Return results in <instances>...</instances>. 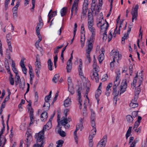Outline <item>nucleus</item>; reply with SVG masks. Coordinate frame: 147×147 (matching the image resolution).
Segmentation results:
<instances>
[{
	"label": "nucleus",
	"mask_w": 147,
	"mask_h": 147,
	"mask_svg": "<svg viewBox=\"0 0 147 147\" xmlns=\"http://www.w3.org/2000/svg\"><path fill=\"white\" fill-rule=\"evenodd\" d=\"M88 9V5H83L82 11V14L83 16H85L86 15Z\"/></svg>",
	"instance_id": "nucleus-15"
},
{
	"label": "nucleus",
	"mask_w": 147,
	"mask_h": 147,
	"mask_svg": "<svg viewBox=\"0 0 147 147\" xmlns=\"http://www.w3.org/2000/svg\"><path fill=\"white\" fill-rule=\"evenodd\" d=\"M81 33L82 34H85V30L84 28V24H82L81 25Z\"/></svg>",
	"instance_id": "nucleus-56"
},
{
	"label": "nucleus",
	"mask_w": 147,
	"mask_h": 147,
	"mask_svg": "<svg viewBox=\"0 0 147 147\" xmlns=\"http://www.w3.org/2000/svg\"><path fill=\"white\" fill-rule=\"evenodd\" d=\"M112 85H113V84L112 83H110L109 84L107 88H106V90H111V89H110V88L112 86Z\"/></svg>",
	"instance_id": "nucleus-63"
},
{
	"label": "nucleus",
	"mask_w": 147,
	"mask_h": 147,
	"mask_svg": "<svg viewBox=\"0 0 147 147\" xmlns=\"http://www.w3.org/2000/svg\"><path fill=\"white\" fill-rule=\"evenodd\" d=\"M140 90V88H139V87L137 86V88H136L135 90V95H138Z\"/></svg>",
	"instance_id": "nucleus-41"
},
{
	"label": "nucleus",
	"mask_w": 147,
	"mask_h": 147,
	"mask_svg": "<svg viewBox=\"0 0 147 147\" xmlns=\"http://www.w3.org/2000/svg\"><path fill=\"white\" fill-rule=\"evenodd\" d=\"M131 13L132 16V22H134V19L136 20L137 19V17L138 16V13H136L135 12H132L131 11Z\"/></svg>",
	"instance_id": "nucleus-33"
},
{
	"label": "nucleus",
	"mask_w": 147,
	"mask_h": 147,
	"mask_svg": "<svg viewBox=\"0 0 147 147\" xmlns=\"http://www.w3.org/2000/svg\"><path fill=\"white\" fill-rule=\"evenodd\" d=\"M78 6V1H74L71 9V16L73 15L74 10L75 14H76L77 13Z\"/></svg>",
	"instance_id": "nucleus-7"
},
{
	"label": "nucleus",
	"mask_w": 147,
	"mask_h": 147,
	"mask_svg": "<svg viewBox=\"0 0 147 147\" xmlns=\"http://www.w3.org/2000/svg\"><path fill=\"white\" fill-rule=\"evenodd\" d=\"M51 93L52 91H51L50 92L49 95L45 96V102H49V100H50V98H51Z\"/></svg>",
	"instance_id": "nucleus-42"
},
{
	"label": "nucleus",
	"mask_w": 147,
	"mask_h": 147,
	"mask_svg": "<svg viewBox=\"0 0 147 147\" xmlns=\"http://www.w3.org/2000/svg\"><path fill=\"white\" fill-rule=\"evenodd\" d=\"M7 44L8 46V48L9 50L11 52H12V47L11 46V42H9L8 41V43H7Z\"/></svg>",
	"instance_id": "nucleus-59"
},
{
	"label": "nucleus",
	"mask_w": 147,
	"mask_h": 147,
	"mask_svg": "<svg viewBox=\"0 0 147 147\" xmlns=\"http://www.w3.org/2000/svg\"><path fill=\"white\" fill-rule=\"evenodd\" d=\"M90 52L87 51L86 52V56L87 59L88 60L89 63H90L91 62L90 57Z\"/></svg>",
	"instance_id": "nucleus-49"
},
{
	"label": "nucleus",
	"mask_w": 147,
	"mask_h": 147,
	"mask_svg": "<svg viewBox=\"0 0 147 147\" xmlns=\"http://www.w3.org/2000/svg\"><path fill=\"white\" fill-rule=\"evenodd\" d=\"M138 111H134L132 113V116L133 118H135L138 116Z\"/></svg>",
	"instance_id": "nucleus-52"
},
{
	"label": "nucleus",
	"mask_w": 147,
	"mask_h": 147,
	"mask_svg": "<svg viewBox=\"0 0 147 147\" xmlns=\"http://www.w3.org/2000/svg\"><path fill=\"white\" fill-rule=\"evenodd\" d=\"M77 25L76 23H75L74 24V37H75V36L76 34V31L77 30Z\"/></svg>",
	"instance_id": "nucleus-60"
},
{
	"label": "nucleus",
	"mask_w": 147,
	"mask_h": 147,
	"mask_svg": "<svg viewBox=\"0 0 147 147\" xmlns=\"http://www.w3.org/2000/svg\"><path fill=\"white\" fill-rule=\"evenodd\" d=\"M113 0H111V2H110V10L108 14L107 17H109L111 15V11H112V9L113 7Z\"/></svg>",
	"instance_id": "nucleus-43"
},
{
	"label": "nucleus",
	"mask_w": 147,
	"mask_h": 147,
	"mask_svg": "<svg viewBox=\"0 0 147 147\" xmlns=\"http://www.w3.org/2000/svg\"><path fill=\"white\" fill-rule=\"evenodd\" d=\"M104 51H102V53L98 57V60L100 63H101L102 62L103 60L104 59V53H103V52Z\"/></svg>",
	"instance_id": "nucleus-23"
},
{
	"label": "nucleus",
	"mask_w": 147,
	"mask_h": 147,
	"mask_svg": "<svg viewBox=\"0 0 147 147\" xmlns=\"http://www.w3.org/2000/svg\"><path fill=\"white\" fill-rule=\"evenodd\" d=\"M106 20H105L103 19V18L99 19H98V22L97 23V25L98 26L100 27V25H103V24L106 23Z\"/></svg>",
	"instance_id": "nucleus-17"
},
{
	"label": "nucleus",
	"mask_w": 147,
	"mask_h": 147,
	"mask_svg": "<svg viewBox=\"0 0 147 147\" xmlns=\"http://www.w3.org/2000/svg\"><path fill=\"white\" fill-rule=\"evenodd\" d=\"M10 76L9 77V81L10 84L12 85H13L14 84V80L13 78L12 77L13 75L11 73L10 74Z\"/></svg>",
	"instance_id": "nucleus-26"
},
{
	"label": "nucleus",
	"mask_w": 147,
	"mask_h": 147,
	"mask_svg": "<svg viewBox=\"0 0 147 147\" xmlns=\"http://www.w3.org/2000/svg\"><path fill=\"white\" fill-rule=\"evenodd\" d=\"M112 53H114L113 59H114L115 60V59H117V63H119V60L121 59L122 55L121 54H120L119 52H113V50H112L111 53V54H112Z\"/></svg>",
	"instance_id": "nucleus-8"
},
{
	"label": "nucleus",
	"mask_w": 147,
	"mask_h": 147,
	"mask_svg": "<svg viewBox=\"0 0 147 147\" xmlns=\"http://www.w3.org/2000/svg\"><path fill=\"white\" fill-rule=\"evenodd\" d=\"M44 132L41 131L38 133L36 134L35 136V138L37 140L38 143H41V145H43L45 142V140L44 137Z\"/></svg>",
	"instance_id": "nucleus-3"
},
{
	"label": "nucleus",
	"mask_w": 147,
	"mask_h": 147,
	"mask_svg": "<svg viewBox=\"0 0 147 147\" xmlns=\"http://www.w3.org/2000/svg\"><path fill=\"white\" fill-rule=\"evenodd\" d=\"M28 110L30 111V119H31L32 120L33 119V117H34L33 109L32 108H31V109H28Z\"/></svg>",
	"instance_id": "nucleus-35"
},
{
	"label": "nucleus",
	"mask_w": 147,
	"mask_h": 147,
	"mask_svg": "<svg viewBox=\"0 0 147 147\" xmlns=\"http://www.w3.org/2000/svg\"><path fill=\"white\" fill-rule=\"evenodd\" d=\"M127 121L129 123H131L133 121L134 119L131 115H127L126 117Z\"/></svg>",
	"instance_id": "nucleus-24"
},
{
	"label": "nucleus",
	"mask_w": 147,
	"mask_h": 147,
	"mask_svg": "<svg viewBox=\"0 0 147 147\" xmlns=\"http://www.w3.org/2000/svg\"><path fill=\"white\" fill-rule=\"evenodd\" d=\"M63 142V141L62 140H59L56 143L57 144V147H61L62 146Z\"/></svg>",
	"instance_id": "nucleus-34"
},
{
	"label": "nucleus",
	"mask_w": 147,
	"mask_h": 147,
	"mask_svg": "<svg viewBox=\"0 0 147 147\" xmlns=\"http://www.w3.org/2000/svg\"><path fill=\"white\" fill-rule=\"evenodd\" d=\"M50 105V104L49 102L45 101V103L44 105H43V107H47V109H49Z\"/></svg>",
	"instance_id": "nucleus-51"
},
{
	"label": "nucleus",
	"mask_w": 147,
	"mask_h": 147,
	"mask_svg": "<svg viewBox=\"0 0 147 147\" xmlns=\"http://www.w3.org/2000/svg\"><path fill=\"white\" fill-rule=\"evenodd\" d=\"M132 127L130 126L129 127L128 130L127 131L126 134V138L127 139L128 137H129L131 134Z\"/></svg>",
	"instance_id": "nucleus-32"
},
{
	"label": "nucleus",
	"mask_w": 147,
	"mask_h": 147,
	"mask_svg": "<svg viewBox=\"0 0 147 147\" xmlns=\"http://www.w3.org/2000/svg\"><path fill=\"white\" fill-rule=\"evenodd\" d=\"M43 145H41V143H37L36 144H35L33 145V147H43V146H42Z\"/></svg>",
	"instance_id": "nucleus-64"
},
{
	"label": "nucleus",
	"mask_w": 147,
	"mask_h": 147,
	"mask_svg": "<svg viewBox=\"0 0 147 147\" xmlns=\"http://www.w3.org/2000/svg\"><path fill=\"white\" fill-rule=\"evenodd\" d=\"M80 64L78 68V70L79 72V75L80 76H83V74L82 72V63L81 59H80Z\"/></svg>",
	"instance_id": "nucleus-13"
},
{
	"label": "nucleus",
	"mask_w": 147,
	"mask_h": 147,
	"mask_svg": "<svg viewBox=\"0 0 147 147\" xmlns=\"http://www.w3.org/2000/svg\"><path fill=\"white\" fill-rule=\"evenodd\" d=\"M91 125L92 128H96L95 127V122L94 120H91Z\"/></svg>",
	"instance_id": "nucleus-61"
},
{
	"label": "nucleus",
	"mask_w": 147,
	"mask_h": 147,
	"mask_svg": "<svg viewBox=\"0 0 147 147\" xmlns=\"http://www.w3.org/2000/svg\"><path fill=\"white\" fill-rule=\"evenodd\" d=\"M82 90L81 87H79L78 89V95L79 97V102L80 104V109H81L82 107V100L81 99V91Z\"/></svg>",
	"instance_id": "nucleus-12"
},
{
	"label": "nucleus",
	"mask_w": 147,
	"mask_h": 147,
	"mask_svg": "<svg viewBox=\"0 0 147 147\" xmlns=\"http://www.w3.org/2000/svg\"><path fill=\"white\" fill-rule=\"evenodd\" d=\"M129 106L130 107L133 108H135L138 107V103H130L129 104Z\"/></svg>",
	"instance_id": "nucleus-46"
},
{
	"label": "nucleus",
	"mask_w": 147,
	"mask_h": 147,
	"mask_svg": "<svg viewBox=\"0 0 147 147\" xmlns=\"http://www.w3.org/2000/svg\"><path fill=\"white\" fill-rule=\"evenodd\" d=\"M48 68L50 71L53 70L52 66L53 65V63L52 62L51 60L50 59H49L48 61Z\"/></svg>",
	"instance_id": "nucleus-20"
},
{
	"label": "nucleus",
	"mask_w": 147,
	"mask_h": 147,
	"mask_svg": "<svg viewBox=\"0 0 147 147\" xmlns=\"http://www.w3.org/2000/svg\"><path fill=\"white\" fill-rule=\"evenodd\" d=\"M85 34H84V36L83 37H81V47L82 48H83L84 46L85 43Z\"/></svg>",
	"instance_id": "nucleus-31"
},
{
	"label": "nucleus",
	"mask_w": 147,
	"mask_h": 147,
	"mask_svg": "<svg viewBox=\"0 0 147 147\" xmlns=\"http://www.w3.org/2000/svg\"><path fill=\"white\" fill-rule=\"evenodd\" d=\"M77 131L75 130L74 132V139L75 140V141L76 144H77L78 143V137L77 134Z\"/></svg>",
	"instance_id": "nucleus-50"
},
{
	"label": "nucleus",
	"mask_w": 147,
	"mask_h": 147,
	"mask_svg": "<svg viewBox=\"0 0 147 147\" xmlns=\"http://www.w3.org/2000/svg\"><path fill=\"white\" fill-rule=\"evenodd\" d=\"M116 73L117 74L116 78H120V72L119 69H117L116 71Z\"/></svg>",
	"instance_id": "nucleus-57"
},
{
	"label": "nucleus",
	"mask_w": 147,
	"mask_h": 147,
	"mask_svg": "<svg viewBox=\"0 0 147 147\" xmlns=\"http://www.w3.org/2000/svg\"><path fill=\"white\" fill-rule=\"evenodd\" d=\"M63 46V45H62L60 46L57 47L54 49V53L55 55H57V53L59 51V50L61 49Z\"/></svg>",
	"instance_id": "nucleus-29"
},
{
	"label": "nucleus",
	"mask_w": 147,
	"mask_h": 147,
	"mask_svg": "<svg viewBox=\"0 0 147 147\" xmlns=\"http://www.w3.org/2000/svg\"><path fill=\"white\" fill-rule=\"evenodd\" d=\"M26 134L27 135V138L25 140V144L28 146L30 144V142L32 140V136L28 131L26 132Z\"/></svg>",
	"instance_id": "nucleus-9"
},
{
	"label": "nucleus",
	"mask_w": 147,
	"mask_h": 147,
	"mask_svg": "<svg viewBox=\"0 0 147 147\" xmlns=\"http://www.w3.org/2000/svg\"><path fill=\"white\" fill-rule=\"evenodd\" d=\"M57 12L55 11L52 12L51 14L48 15V16L49 18V19H51L53 17L57 15Z\"/></svg>",
	"instance_id": "nucleus-36"
},
{
	"label": "nucleus",
	"mask_w": 147,
	"mask_h": 147,
	"mask_svg": "<svg viewBox=\"0 0 147 147\" xmlns=\"http://www.w3.org/2000/svg\"><path fill=\"white\" fill-rule=\"evenodd\" d=\"M120 78H116L114 82V85L113 86L117 87L120 83Z\"/></svg>",
	"instance_id": "nucleus-37"
},
{
	"label": "nucleus",
	"mask_w": 147,
	"mask_h": 147,
	"mask_svg": "<svg viewBox=\"0 0 147 147\" xmlns=\"http://www.w3.org/2000/svg\"><path fill=\"white\" fill-rule=\"evenodd\" d=\"M58 132L59 134L62 137H65L66 136V134L65 132L62 130L61 127H60L59 129L58 130Z\"/></svg>",
	"instance_id": "nucleus-19"
},
{
	"label": "nucleus",
	"mask_w": 147,
	"mask_h": 147,
	"mask_svg": "<svg viewBox=\"0 0 147 147\" xmlns=\"http://www.w3.org/2000/svg\"><path fill=\"white\" fill-rule=\"evenodd\" d=\"M93 70L91 72L90 77L92 80H95L96 82H98L99 80V75L98 72L99 71V67L97 65L96 62H94L93 64Z\"/></svg>",
	"instance_id": "nucleus-2"
},
{
	"label": "nucleus",
	"mask_w": 147,
	"mask_h": 147,
	"mask_svg": "<svg viewBox=\"0 0 147 147\" xmlns=\"http://www.w3.org/2000/svg\"><path fill=\"white\" fill-rule=\"evenodd\" d=\"M93 48V44L90 41H89L88 42V48L86 51H87L88 52H90Z\"/></svg>",
	"instance_id": "nucleus-25"
},
{
	"label": "nucleus",
	"mask_w": 147,
	"mask_h": 147,
	"mask_svg": "<svg viewBox=\"0 0 147 147\" xmlns=\"http://www.w3.org/2000/svg\"><path fill=\"white\" fill-rule=\"evenodd\" d=\"M67 81L68 82V85L69 86H70L72 84V80L71 77H69L67 79Z\"/></svg>",
	"instance_id": "nucleus-62"
},
{
	"label": "nucleus",
	"mask_w": 147,
	"mask_h": 147,
	"mask_svg": "<svg viewBox=\"0 0 147 147\" xmlns=\"http://www.w3.org/2000/svg\"><path fill=\"white\" fill-rule=\"evenodd\" d=\"M38 57H39V56L38 55H37L36 57V61L35 64V71L37 77L38 78H39V74L40 72V70L41 69V64L40 59L39 58H38Z\"/></svg>",
	"instance_id": "nucleus-4"
},
{
	"label": "nucleus",
	"mask_w": 147,
	"mask_h": 147,
	"mask_svg": "<svg viewBox=\"0 0 147 147\" xmlns=\"http://www.w3.org/2000/svg\"><path fill=\"white\" fill-rule=\"evenodd\" d=\"M68 109H66L64 110V112L65 113V116H63L62 118V120L60 121V123L63 126L68 123L67 120V113L69 111Z\"/></svg>",
	"instance_id": "nucleus-6"
},
{
	"label": "nucleus",
	"mask_w": 147,
	"mask_h": 147,
	"mask_svg": "<svg viewBox=\"0 0 147 147\" xmlns=\"http://www.w3.org/2000/svg\"><path fill=\"white\" fill-rule=\"evenodd\" d=\"M29 73L30 76H32V77H34V75L33 74V69L32 67L31 66H29Z\"/></svg>",
	"instance_id": "nucleus-48"
},
{
	"label": "nucleus",
	"mask_w": 147,
	"mask_h": 147,
	"mask_svg": "<svg viewBox=\"0 0 147 147\" xmlns=\"http://www.w3.org/2000/svg\"><path fill=\"white\" fill-rule=\"evenodd\" d=\"M71 103V100L70 98H68L65 100L64 103V105L65 107H67L69 106Z\"/></svg>",
	"instance_id": "nucleus-16"
},
{
	"label": "nucleus",
	"mask_w": 147,
	"mask_h": 147,
	"mask_svg": "<svg viewBox=\"0 0 147 147\" xmlns=\"http://www.w3.org/2000/svg\"><path fill=\"white\" fill-rule=\"evenodd\" d=\"M143 71H141V73H139V74H141L140 76H141L140 78L139 79V80L138 81V86L140 87V86L141 85L142 83L143 80V75L142 74V72ZM139 76H140V75H139Z\"/></svg>",
	"instance_id": "nucleus-21"
},
{
	"label": "nucleus",
	"mask_w": 147,
	"mask_h": 147,
	"mask_svg": "<svg viewBox=\"0 0 147 147\" xmlns=\"http://www.w3.org/2000/svg\"><path fill=\"white\" fill-rule=\"evenodd\" d=\"M133 70V66L131 65H130L129 67V73L131 76L132 75Z\"/></svg>",
	"instance_id": "nucleus-54"
},
{
	"label": "nucleus",
	"mask_w": 147,
	"mask_h": 147,
	"mask_svg": "<svg viewBox=\"0 0 147 147\" xmlns=\"http://www.w3.org/2000/svg\"><path fill=\"white\" fill-rule=\"evenodd\" d=\"M106 22L105 24H103V25H100V27L101 31L104 32H105V33H107V30L109 27V24L108 22L106 21Z\"/></svg>",
	"instance_id": "nucleus-11"
},
{
	"label": "nucleus",
	"mask_w": 147,
	"mask_h": 147,
	"mask_svg": "<svg viewBox=\"0 0 147 147\" xmlns=\"http://www.w3.org/2000/svg\"><path fill=\"white\" fill-rule=\"evenodd\" d=\"M101 93V92H99V91H98V92L96 93L95 95V98H96L97 100V102L98 103L99 102V99L98 98V97L100 95Z\"/></svg>",
	"instance_id": "nucleus-47"
},
{
	"label": "nucleus",
	"mask_w": 147,
	"mask_h": 147,
	"mask_svg": "<svg viewBox=\"0 0 147 147\" xmlns=\"http://www.w3.org/2000/svg\"><path fill=\"white\" fill-rule=\"evenodd\" d=\"M67 7H63L61 10V16H64L67 13Z\"/></svg>",
	"instance_id": "nucleus-22"
},
{
	"label": "nucleus",
	"mask_w": 147,
	"mask_h": 147,
	"mask_svg": "<svg viewBox=\"0 0 147 147\" xmlns=\"http://www.w3.org/2000/svg\"><path fill=\"white\" fill-rule=\"evenodd\" d=\"M10 34V33H9L6 35V37L7 43H8V41H9V42H11V36Z\"/></svg>",
	"instance_id": "nucleus-44"
},
{
	"label": "nucleus",
	"mask_w": 147,
	"mask_h": 147,
	"mask_svg": "<svg viewBox=\"0 0 147 147\" xmlns=\"http://www.w3.org/2000/svg\"><path fill=\"white\" fill-rule=\"evenodd\" d=\"M138 74H136V76L134 78V80L133 81V84H131V86L132 88H134L136 86V83L138 79Z\"/></svg>",
	"instance_id": "nucleus-27"
},
{
	"label": "nucleus",
	"mask_w": 147,
	"mask_h": 147,
	"mask_svg": "<svg viewBox=\"0 0 147 147\" xmlns=\"http://www.w3.org/2000/svg\"><path fill=\"white\" fill-rule=\"evenodd\" d=\"M59 76L58 74H55L53 77L52 81L55 83H56L57 82L59 79Z\"/></svg>",
	"instance_id": "nucleus-30"
},
{
	"label": "nucleus",
	"mask_w": 147,
	"mask_h": 147,
	"mask_svg": "<svg viewBox=\"0 0 147 147\" xmlns=\"http://www.w3.org/2000/svg\"><path fill=\"white\" fill-rule=\"evenodd\" d=\"M127 88V84L126 81L125 80L124 82H123L121 83L120 90V95L126 91Z\"/></svg>",
	"instance_id": "nucleus-10"
},
{
	"label": "nucleus",
	"mask_w": 147,
	"mask_h": 147,
	"mask_svg": "<svg viewBox=\"0 0 147 147\" xmlns=\"http://www.w3.org/2000/svg\"><path fill=\"white\" fill-rule=\"evenodd\" d=\"M92 11H89L88 14V26L89 30L92 33L91 38H93L96 35L95 29L93 27L94 24Z\"/></svg>",
	"instance_id": "nucleus-1"
},
{
	"label": "nucleus",
	"mask_w": 147,
	"mask_h": 147,
	"mask_svg": "<svg viewBox=\"0 0 147 147\" xmlns=\"http://www.w3.org/2000/svg\"><path fill=\"white\" fill-rule=\"evenodd\" d=\"M115 61V60L114 59H113V61L110 63V65L111 66V69L112 70L114 69V63Z\"/></svg>",
	"instance_id": "nucleus-55"
},
{
	"label": "nucleus",
	"mask_w": 147,
	"mask_h": 147,
	"mask_svg": "<svg viewBox=\"0 0 147 147\" xmlns=\"http://www.w3.org/2000/svg\"><path fill=\"white\" fill-rule=\"evenodd\" d=\"M91 115L90 117L91 120H94L95 117V113L94 111L92 110H91Z\"/></svg>",
	"instance_id": "nucleus-38"
},
{
	"label": "nucleus",
	"mask_w": 147,
	"mask_h": 147,
	"mask_svg": "<svg viewBox=\"0 0 147 147\" xmlns=\"http://www.w3.org/2000/svg\"><path fill=\"white\" fill-rule=\"evenodd\" d=\"M96 128H92V129L90 131V134L95 136L96 134Z\"/></svg>",
	"instance_id": "nucleus-45"
},
{
	"label": "nucleus",
	"mask_w": 147,
	"mask_h": 147,
	"mask_svg": "<svg viewBox=\"0 0 147 147\" xmlns=\"http://www.w3.org/2000/svg\"><path fill=\"white\" fill-rule=\"evenodd\" d=\"M5 67L7 70L8 73L9 74L11 73L10 72L9 64L8 63L7 64L5 63Z\"/></svg>",
	"instance_id": "nucleus-53"
},
{
	"label": "nucleus",
	"mask_w": 147,
	"mask_h": 147,
	"mask_svg": "<svg viewBox=\"0 0 147 147\" xmlns=\"http://www.w3.org/2000/svg\"><path fill=\"white\" fill-rule=\"evenodd\" d=\"M47 112L44 111L43 112L41 115V120L42 121H45L47 120Z\"/></svg>",
	"instance_id": "nucleus-14"
},
{
	"label": "nucleus",
	"mask_w": 147,
	"mask_h": 147,
	"mask_svg": "<svg viewBox=\"0 0 147 147\" xmlns=\"http://www.w3.org/2000/svg\"><path fill=\"white\" fill-rule=\"evenodd\" d=\"M117 87L113 86L112 94L114 96H118L119 94V92H117Z\"/></svg>",
	"instance_id": "nucleus-28"
},
{
	"label": "nucleus",
	"mask_w": 147,
	"mask_h": 147,
	"mask_svg": "<svg viewBox=\"0 0 147 147\" xmlns=\"http://www.w3.org/2000/svg\"><path fill=\"white\" fill-rule=\"evenodd\" d=\"M107 135L104 136L102 139L99 142L97 145V147H105L107 141Z\"/></svg>",
	"instance_id": "nucleus-5"
},
{
	"label": "nucleus",
	"mask_w": 147,
	"mask_h": 147,
	"mask_svg": "<svg viewBox=\"0 0 147 147\" xmlns=\"http://www.w3.org/2000/svg\"><path fill=\"white\" fill-rule=\"evenodd\" d=\"M118 96H114L113 97V102L114 105L116 106L117 104V100Z\"/></svg>",
	"instance_id": "nucleus-58"
},
{
	"label": "nucleus",
	"mask_w": 147,
	"mask_h": 147,
	"mask_svg": "<svg viewBox=\"0 0 147 147\" xmlns=\"http://www.w3.org/2000/svg\"><path fill=\"white\" fill-rule=\"evenodd\" d=\"M68 89L71 94L73 95L74 93V88L72 86H69Z\"/></svg>",
	"instance_id": "nucleus-39"
},
{
	"label": "nucleus",
	"mask_w": 147,
	"mask_h": 147,
	"mask_svg": "<svg viewBox=\"0 0 147 147\" xmlns=\"http://www.w3.org/2000/svg\"><path fill=\"white\" fill-rule=\"evenodd\" d=\"M19 87L20 88H21L22 90H23L25 86V83L24 81L22 82H20V83H19Z\"/></svg>",
	"instance_id": "nucleus-40"
},
{
	"label": "nucleus",
	"mask_w": 147,
	"mask_h": 147,
	"mask_svg": "<svg viewBox=\"0 0 147 147\" xmlns=\"http://www.w3.org/2000/svg\"><path fill=\"white\" fill-rule=\"evenodd\" d=\"M15 84L16 86H17L18 84L21 81L20 77L18 75H16L15 77Z\"/></svg>",
	"instance_id": "nucleus-18"
}]
</instances>
